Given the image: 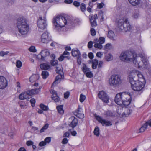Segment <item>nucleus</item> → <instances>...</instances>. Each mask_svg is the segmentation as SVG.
Returning a JSON list of instances; mask_svg holds the SVG:
<instances>
[{
	"instance_id": "obj_1",
	"label": "nucleus",
	"mask_w": 151,
	"mask_h": 151,
	"mask_svg": "<svg viewBox=\"0 0 151 151\" xmlns=\"http://www.w3.org/2000/svg\"><path fill=\"white\" fill-rule=\"evenodd\" d=\"M138 75L137 73H132L129 75V82L132 88L134 91H141L144 87L143 83L139 80H137Z\"/></svg>"
},
{
	"instance_id": "obj_2",
	"label": "nucleus",
	"mask_w": 151,
	"mask_h": 151,
	"mask_svg": "<svg viewBox=\"0 0 151 151\" xmlns=\"http://www.w3.org/2000/svg\"><path fill=\"white\" fill-rule=\"evenodd\" d=\"M131 96L130 94H126L124 93L117 94L115 98L114 101L118 105L123 104L125 106H128L131 102Z\"/></svg>"
},
{
	"instance_id": "obj_3",
	"label": "nucleus",
	"mask_w": 151,
	"mask_h": 151,
	"mask_svg": "<svg viewBox=\"0 0 151 151\" xmlns=\"http://www.w3.org/2000/svg\"><path fill=\"white\" fill-rule=\"evenodd\" d=\"M16 25L18 31L21 34L25 35L27 33L29 30V25L25 19L23 18H18L17 20Z\"/></svg>"
},
{
	"instance_id": "obj_4",
	"label": "nucleus",
	"mask_w": 151,
	"mask_h": 151,
	"mask_svg": "<svg viewBox=\"0 0 151 151\" xmlns=\"http://www.w3.org/2000/svg\"><path fill=\"white\" fill-rule=\"evenodd\" d=\"M52 22L55 29L59 31L66 24L67 20L64 17L61 15H58L53 18Z\"/></svg>"
},
{
	"instance_id": "obj_5",
	"label": "nucleus",
	"mask_w": 151,
	"mask_h": 151,
	"mask_svg": "<svg viewBox=\"0 0 151 151\" xmlns=\"http://www.w3.org/2000/svg\"><path fill=\"white\" fill-rule=\"evenodd\" d=\"M137 56V54L131 51L122 52L120 56V59L123 61H132L134 57Z\"/></svg>"
},
{
	"instance_id": "obj_6",
	"label": "nucleus",
	"mask_w": 151,
	"mask_h": 151,
	"mask_svg": "<svg viewBox=\"0 0 151 151\" xmlns=\"http://www.w3.org/2000/svg\"><path fill=\"white\" fill-rule=\"evenodd\" d=\"M119 28L123 31L126 32L130 30L131 26L127 19H120L118 21Z\"/></svg>"
},
{
	"instance_id": "obj_7",
	"label": "nucleus",
	"mask_w": 151,
	"mask_h": 151,
	"mask_svg": "<svg viewBox=\"0 0 151 151\" xmlns=\"http://www.w3.org/2000/svg\"><path fill=\"white\" fill-rule=\"evenodd\" d=\"M110 85L114 87L118 86L122 83L120 76L118 74H114L111 76L109 80Z\"/></svg>"
},
{
	"instance_id": "obj_8",
	"label": "nucleus",
	"mask_w": 151,
	"mask_h": 151,
	"mask_svg": "<svg viewBox=\"0 0 151 151\" xmlns=\"http://www.w3.org/2000/svg\"><path fill=\"white\" fill-rule=\"evenodd\" d=\"M37 25L40 31L46 29L47 26L46 18L43 17V18L42 17H39L37 21Z\"/></svg>"
},
{
	"instance_id": "obj_9",
	"label": "nucleus",
	"mask_w": 151,
	"mask_h": 151,
	"mask_svg": "<svg viewBox=\"0 0 151 151\" xmlns=\"http://www.w3.org/2000/svg\"><path fill=\"white\" fill-rule=\"evenodd\" d=\"M95 117L96 119L103 126L107 127L112 125V122L111 121L103 119L101 117L97 115H95Z\"/></svg>"
},
{
	"instance_id": "obj_10",
	"label": "nucleus",
	"mask_w": 151,
	"mask_h": 151,
	"mask_svg": "<svg viewBox=\"0 0 151 151\" xmlns=\"http://www.w3.org/2000/svg\"><path fill=\"white\" fill-rule=\"evenodd\" d=\"M56 72L58 74L56 76L55 81L54 82L53 84L59 83L60 82V80L63 78L64 76L62 70L61 69L58 70V67L57 68Z\"/></svg>"
},
{
	"instance_id": "obj_11",
	"label": "nucleus",
	"mask_w": 151,
	"mask_h": 151,
	"mask_svg": "<svg viewBox=\"0 0 151 151\" xmlns=\"http://www.w3.org/2000/svg\"><path fill=\"white\" fill-rule=\"evenodd\" d=\"M99 98L103 101L106 103L109 101V98L107 94L104 91H101L99 92L98 94Z\"/></svg>"
},
{
	"instance_id": "obj_12",
	"label": "nucleus",
	"mask_w": 151,
	"mask_h": 151,
	"mask_svg": "<svg viewBox=\"0 0 151 151\" xmlns=\"http://www.w3.org/2000/svg\"><path fill=\"white\" fill-rule=\"evenodd\" d=\"M51 39L49 36V33L47 32L44 33L41 36V41L43 43H47L50 41Z\"/></svg>"
},
{
	"instance_id": "obj_13",
	"label": "nucleus",
	"mask_w": 151,
	"mask_h": 151,
	"mask_svg": "<svg viewBox=\"0 0 151 151\" xmlns=\"http://www.w3.org/2000/svg\"><path fill=\"white\" fill-rule=\"evenodd\" d=\"M8 85L7 80L3 76H0V89H3Z\"/></svg>"
},
{
	"instance_id": "obj_14",
	"label": "nucleus",
	"mask_w": 151,
	"mask_h": 151,
	"mask_svg": "<svg viewBox=\"0 0 151 151\" xmlns=\"http://www.w3.org/2000/svg\"><path fill=\"white\" fill-rule=\"evenodd\" d=\"M40 91V88H36L27 90L26 92L28 96L37 94L39 93Z\"/></svg>"
},
{
	"instance_id": "obj_15",
	"label": "nucleus",
	"mask_w": 151,
	"mask_h": 151,
	"mask_svg": "<svg viewBox=\"0 0 151 151\" xmlns=\"http://www.w3.org/2000/svg\"><path fill=\"white\" fill-rule=\"evenodd\" d=\"M139 58L137 57V55L135 57H134L132 62L135 65V66L138 68H142L143 65H144V63L141 61L138 62V60Z\"/></svg>"
},
{
	"instance_id": "obj_16",
	"label": "nucleus",
	"mask_w": 151,
	"mask_h": 151,
	"mask_svg": "<svg viewBox=\"0 0 151 151\" xmlns=\"http://www.w3.org/2000/svg\"><path fill=\"white\" fill-rule=\"evenodd\" d=\"M98 19V17L96 14H95L94 15H92L90 18V22L92 27H94L97 25L96 20Z\"/></svg>"
},
{
	"instance_id": "obj_17",
	"label": "nucleus",
	"mask_w": 151,
	"mask_h": 151,
	"mask_svg": "<svg viewBox=\"0 0 151 151\" xmlns=\"http://www.w3.org/2000/svg\"><path fill=\"white\" fill-rule=\"evenodd\" d=\"M70 119L73 120L69 125V126L72 128L76 127L78 124V119L77 118L74 116H71Z\"/></svg>"
},
{
	"instance_id": "obj_18",
	"label": "nucleus",
	"mask_w": 151,
	"mask_h": 151,
	"mask_svg": "<svg viewBox=\"0 0 151 151\" xmlns=\"http://www.w3.org/2000/svg\"><path fill=\"white\" fill-rule=\"evenodd\" d=\"M132 17L134 19H137L140 17L139 10L138 9H134L132 14Z\"/></svg>"
},
{
	"instance_id": "obj_19",
	"label": "nucleus",
	"mask_w": 151,
	"mask_h": 151,
	"mask_svg": "<svg viewBox=\"0 0 151 151\" xmlns=\"http://www.w3.org/2000/svg\"><path fill=\"white\" fill-rule=\"evenodd\" d=\"M71 53L72 55L74 57H77L81 56V55L80 51L77 49H72Z\"/></svg>"
},
{
	"instance_id": "obj_20",
	"label": "nucleus",
	"mask_w": 151,
	"mask_h": 151,
	"mask_svg": "<svg viewBox=\"0 0 151 151\" xmlns=\"http://www.w3.org/2000/svg\"><path fill=\"white\" fill-rule=\"evenodd\" d=\"M129 3L133 6L139 5L140 3L141 0H128Z\"/></svg>"
},
{
	"instance_id": "obj_21",
	"label": "nucleus",
	"mask_w": 151,
	"mask_h": 151,
	"mask_svg": "<svg viewBox=\"0 0 151 151\" xmlns=\"http://www.w3.org/2000/svg\"><path fill=\"white\" fill-rule=\"evenodd\" d=\"M63 105H60L57 106L56 108L58 113L60 114H63L64 113V110L63 109Z\"/></svg>"
},
{
	"instance_id": "obj_22",
	"label": "nucleus",
	"mask_w": 151,
	"mask_h": 151,
	"mask_svg": "<svg viewBox=\"0 0 151 151\" xmlns=\"http://www.w3.org/2000/svg\"><path fill=\"white\" fill-rule=\"evenodd\" d=\"M28 98V96L26 91L22 92L19 96V99L21 100L26 99Z\"/></svg>"
},
{
	"instance_id": "obj_23",
	"label": "nucleus",
	"mask_w": 151,
	"mask_h": 151,
	"mask_svg": "<svg viewBox=\"0 0 151 151\" xmlns=\"http://www.w3.org/2000/svg\"><path fill=\"white\" fill-rule=\"evenodd\" d=\"M107 36L109 39L115 40L114 39L115 36V34L114 32L112 30H109L108 32Z\"/></svg>"
},
{
	"instance_id": "obj_24",
	"label": "nucleus",
	"mask_w": 151,
	"mask_h": 151,
	"mask_svg": "<svg viewBox=\"0 0 151 151\" xmlns=\"http://www.w3.org/2000/svg\"><path fill=\"white\" fill-rule=\"evenodd\" d=\"M41 69L45 70H48L50 68V65L47 63H43L40 65Z\"/></svg>"
},
{
	"instance_id": "obj_25",
	"label": "nucleus",
	"mask_w": 151,
	"mask_h": 151,
	"mask_svg": "<svg viewBox=\"0 0 151 151\" xmlns=\"http://www.w3.org/2000/svg\"><path fill=\"white\" fill-rule=\"evenodd\" d=\"M39 76L38 75L34 74L32 75L29 78V80L31 82H33L38 79Z\"/></svg>"
},
{
	"instance_id": "obj_26",
	"label": "nucleus",
	"mask_w": 151,
	"mask_h": 151,
	"mask_svg": "<svg viewBox=\"0 0 151 151\" xmlns=\"http://www.w3.org/2000/svg\"><path fill=\"white\" fill-rule=\"evenodd\" d=\"M79 110L78 109L74 112V114L76 117L80 119H82L84 117V115L82 113H79Z\"/></svg>"
},
{
	"instance_id": "obj_27",
	"label": "nucleus",
	"mask_w": 151,
	"mask_h": 151,
	"mask_svg": "<svg viewBox=\"0 0 151 151\" xmlns=\"http://www.w3.org/2000/svg\"><path fill=\"white\" fill-rule=\"evenodd\" d=\"M41 54H42V55L43 56L44 58L45 57L48 56H49L50 54V53L48 50L45 49L42 50L41 52Z\"/></svg>"
},
{
	"instance_id": "obj_28",
	"label": "nucleus",
	"mask_w": 151,
	"mask_h": 151,
	"mask_svg": "<svg viewBox=\"0 0 151 151\" xmlns=\"http://www.w3.org/2000/svg\"><path fill=\"white\" fill-rule=\"evenodd\" d=\"M92 68L93 69L96 68L98 63V60L96 59H94L92 60Z\"/></svg>"
},
{
	"instance_id": "obj_29",
	"label": "nucleus",
	"mask_w": 151,
	"mask_h": 151,
	"mask_svg": "<svg viewBox=\"0 0 151 151\" xmlns=\"http://www.w3.org/2000/svg\"><path fill=\"white\" fill-rule=\"evenodd\" d=\"M105 60L107 61H109L112 60L113 59V56L110 54H106L105 57Z\"/></svg>"
},
{
	"instance_id": "obj_30",
	"label": "nucleus",
	"mask_w": 151,
	"mask_h": 151,
	"mask_svg": "<svg viewBox=\"0 0 151 151\" xmlns=\"http://www.w3.org/2000/svg\"><path fill=\"white\" fill-rule=\"evenodd\" d=\"M104 115L106 117H113L114 116L113 113L109 110L106 111L104 113Z\"/></svg>"
},
{
	"instance_id": "obj_31",
	"label": "nucleus",
	"mask_w": 151,
	"mask_h": 151,
	"mask_svg": "<svg viewBox=\"0 0 151 151\" xmlns=\"http://www.w3.org/2000/svg\"><path fill=\"white\" fill-rule=\"evenodd\" d=\"M148 125L147 124V123L146 122L139 129V132H144L145 130L146 129L147 127L148 126Z\"/></svg>"
},
{
	"instance_id": "obj_32",
	"label": "nucleus",
	"mask_w": 151,
	"mask_h": 151,
	"mask_svg": "<svg viewBox=\"0 0 151 151\" xmlns=\"http://www.w3.org/2000/svg\"><path fill=\"white\" fill-rule=\"evenodd\" d=\"M48 72L46 70H44L42 71V76L43 79H45L49 76Z\"/></svg>"
},
{
	"instance_id": "obj_33",
	"label": "nucleus",
	"mask_w": 151,
	"mask_h": 151,
	"mask_svg": "<svg viewBox=\"0 0 151 151\" xmlns=\"http://www.w3.org/2000/svg\"><path fill=\"white\" fill-rule=\"evenodd\" d=\"M93 133L94 134L96 135V136H99L100 134L99 129L98 127L96 126L95 127L93 131Z\"/></svg>"
},
{
	"instance_id": "obj_34",
	"label": "nucleus",
	"mask_w": 151,
	"mask_h": 151,
	"mask_svg": "<svg viewBox=\"0 0 151 151\" xmlns=\"http://www.w3.org/2000/svg\"><path fill=\"white\" fill-rule=\"evenodd\" d=\"M20 104V106L21 109H24L26 108L27 107L26 104L25 103L24 101H21L19 102Z\"/></svg>"
},
{
	"instance_id": "obj_35",
	"label": "nucleus",
	"mask_w": 151,
	"mask_h": 151,
	"mask_svg": "<svg viewBox=\"0 0 151 151\" xmlns=\"http://www.w3.org/2000/svg\"><path fill=\"white\" fill-rule=\"evenodd\" d=\"M82 71L85 74L90 71V69L87 68L86 65H84L82 68Z\"/></svg>"
},
{
	"instance_id": "obj_36",
	"label": "nucleus",
	"mask_w": 151,
	"mask_h": 151,
	"mask_svg": "<svg viewBox=\"0 0 151 151\" xmlns=\"http://www.w3.org/2000/svg\"><path fill=\"white\" fill-rule=\"evenodd\" d=\"M40 107L44 111H47L48 109V106L42 104H41L40 105Z\"/></svg>"
},
{
	"instance_id": "obj_37",
	"label": "nucleus",
	"mask_w": 151,
	"mask_h": 151,
	"mask_svg": "<svg viewBox=\"0 0 151 151\" xmlns=\"http://www.w3.org/2000/svg\"><path fill=\"white\" fill-rule=\"evenodd\" d=\"M65 58H66L68 60L70 59V57L68 56H66L65 55H62L59 57L58 60L59 61H63Z\"/></svg>"
},
{
	"instance_id": "obj_38",
	"label": "nucleus",
	"mask_w": 151,
	"mask_h": 151,
	"mask_svg": "<svg viewBox=\"0 0 151 151\" xmlns=\"http://www.w3.org/2000/svg\"><path fill=\"white\" fill-rule=\"evenodd\" d=\"M101 44V43H98L95 44L94 45V47L96 48H97L99 49H101L102 48L103 46Z\"/></svg>"
},
{
	"instance_id": "obj_39",
	"label": "nucleus",
	"mask_w": 151,
	"mask_h": 151,
	"mask_svg": "<svg viewBox=\"0 0 151 151\" xmlns=\"http://www.w3.org/2000/svg\"><path fill=\"white\" fill-rule=\"evenodd\" d=\"M141 62H143L145 65L147 64V60L145 56H143L141 58Z\"/></svg>"
},
{
	"instance_id": "obj_40",
	"label": "nucleus",
	"mask_w": 151,
	"mask_h": 151,
	"mask_svg": "<svg viewBox=\"0 0 151 151\" xmlns=\"http://www.w3.org/2000/svg\"><path fill=\"white\" fill-rule=\"evenodd\" d=\"M80 8L82 12H84L86 10L85 4L83 3H81L80 5Z\"/></svg>"
},
{
	"instance_id": "obj_41",
	"label": "nucleus",
	"mask_w": 151,
	"mask_h": 151,
	"mask_svg": "<svg viewBox=\"0 0 151 151\" xmlns=\"http://www.w3.org/2000/svg\"><path fill=\"white\" fill-rule=\"evenodd\" d=\"M86 99V96L85 95L81 94L80 95V101L81 102H83Z\"/></svg>"
},
{
	"instance_id": "obj_42",
	"label": "nucleus",
	"mask_w": 151,
	"mask_h": 151,
	"mask_svg": "<svg viewBox=\"0 0 151 151\" xmlns=\"http://www.w3.org/2000/svg\"><path fill=\"white\" fill-rule=\"evenodd\" d=\"M42 54H41V52L37 56V59L39 60H45V58L42 55Z\"/></svg>"
},
{
	"instance_id": "obj_43",
	"label": "nucleus",
	"mask_w": 151,
	"mask_h": 151,
	"mask_svg": "<svg viewBox=\"0 0 151 151\" xmlns=\"http://www.w3.org/2000/svg\"><path fill=\"white\" fill-rule=\"evenodd\" d=\"M86 76L88 78H91L93 77V75L91 71L87 72L86 74Z\"/></svg>"
},
{
	"instance_id": "obj_44",
	"label": "nucleus",
	"mask_w": 151,
	"mask_h": 151,
	"mask_svg": "<svg viewBox=\"0 0 151 151\" xmlns=\"http://www.w3.org/2000/svg\"><path fill=\"white\" fill-rule=\"evenodd\" d=\"M30 102L31 104V106L32 107L35 106V100L34 98H32L30 101Z\"/></svg>"
},
{
	"instance_id": "obj_45",
	"label": "nucleus",
	"mask_w": 151,
	"mask_h": 151,
	"mask_svg": "<svg viewBox=\"0 0 151 151\" xmlns=\"http://www.w3.org/2000/svg\"><path fill=\"white\" fill-rule=\"evenodd\" d=\"M58 61L57 60H52L51 61V63L52 65L55 66L57 64Z\"/></svg>"
},
{
	"instance_id": "obj_46",
	"label": "nucleus",
	"mask_w": 151,
	"mask_h": 151,
	"mask_svg": "<svg viewBox=\"0 0 151 151\" xmlns=\"http://www.w3.org/2000/svg\"><path fill=\"white\" fill-rule=\"evenodd\" d=\"M99 43L102 44L104 43L105 39L103 37H101L99 39Z\"/></svg>"
},
{
	"instance_id": "obj_47",
	"label": "nucleus",
	"mask_w": 151,
	"mask_h": 151,
	"mask_svg": "<svg viewBox=\"0 0 151 151\" xmlns=\"http://www.w3.org/2000/svg\"><path fill=\"white\" fill-rule=\"evenodd\" d=\"M29 50L32 52H36V50L35 49V47L33 46H31L29 49Z\"/></svg>"
},
{
	"instance_id": "obj_48",
	"label": "nucleus",
	"mask_w": 151,
	"mask_h": 151,
	"mask_svg": "<svg viewBox=\"0 0 151 151\" xmlns=\"http://www.w3.org/2000/svg\"><path fill=\"white\" fill-rule=\"evenodd\" d=\"M112 45L111 44H107L105 46V49H109L111 48Z\"/></svg>"
},
{
	"instance_id": "obj_49",
	"label": "nucleus",
	"mask_w": 151,
	"mask_h": 151,
	"mask_svg": "<svg viewBox=\"0 0 151 151\" xmlns=\"http://www.w3.org/2000/svg\"><path fill=\"white\" fill-rule=\"evenodd\" d=\"M51 140V137H47L45 139L44 141L45 142H46V143H49Z\"/></svg>"
},
{
	"instance_id": "obj_50",
	"label": "nucleus",
	"mask_w": 151,
	"mask_h": 151,
	"mask_svg": "<svg viewBox=\"0 0 151 151\" xmlns=\"http://www.w3.org/2000/svg\"><path fill=\"white\" fill-rule=\"evenodd\" d=\"M22 65V62L19 60L17 61L16 62V66L18 68H20Z\"/></svg>"
},
{
	"instance_id": "obj_51",
	"label": "nucleus",
	"mask_w": 151,
	"mask_h": 151,
	"mask_svg": "<svg viewBox=\"0 0 151 151\" xmlns=\"http://www.w3.org/2000/svg\"><path fill=\"white\" fill-rule=\"evenodd\" d=\"M104 5V4L103 3H98L97 4V7L99 9H100L102 8Z\"/></svg>"
},
{
	"instance_id": "obj_52",
	"label": "nucleus",
	"mask_w": 151,
	"mask_h": 151,
	"mask_svg": "<svg viewBox=\"0 0 151 151\" xmlns=\"http://www.w3.org/2000/svg\"><path fill=\"white\" fill-rule=\"evenodd\" d=\"M90 31L91 34L92 36H94L96 35V32L93 28H91V29Z\"/></svg>"
},
{
	"instance_id": "obj_53",
	"label": "nucleus",
	"mask_w": 151,
	"mask_h": 151,
	"mask_svg": "<svg viewBox=\"0 0 151 151\" xmlns=\"http://www.w3.org/2000/svg\"><path fill=\"white\" fill-rule=\"evenodd\" d=\"M70 95V92L68 91H67L64 93V97L65 99H67L68 98Z\"/></svg>"
},
{
	"instance_id": "obj_54",
	"label": "nucleus",
	"mask_w": 151,
	"mask_h": 151,
	"mask_svg": "<svg viewBox=\"0 0 151 151\" xmlns=\"http://www.w3.org/2000/svg\"><path fill=\"white\" fill-rule=\"evenodd\" d=\"M34 144V142L32 141H27L26 142V144L27 146H30Z\"/></svg>"
},
{
	"instance_id": "obj_55",
	"label": "nucleus",
	"mask_w": 151,
	"mask_h": 151,
	"mask_svg": "<svg viewBox=\"0 0 151 151\" xmlns=\"http://www.w3.org/2000/svg\"><path fill=\"white\" fill-rule=\"evenodd\" d=\"M103 62L102 61H100L99 63H98V66L99 68H100L102 67Z\"/></svg>"
},
{
	"instance_id": "obj_56",
	"label": "nucleus",
	"mask_w": 151,
	"mask_h": 151,
	"mask_svg": "<svg viewBox=\"0 0 151 151\" xmlns=\"http://www.w3.org/2000/svg\"><path fill=\"white\" fill-rule=\"evenodd\" d=\"M68 142V140L66 138H64L63 139L62 142V143L63 144H66Z\"/></svg>"
},
{
	"instance_id": "obj_57",
	"label": "nucleus",
	"mask_w": 151,
	"mask_h": 151,
	"mask_svg": "<svg viewBox=\"0 0 151 151\" xmlns=\"http://www.w3.org/2000/svg\"><path fill=\"white\" fill-rule=\"evenodd\" d=\"M93 42L92 41H89L88 45V48H91L92 47Z\"/></svg>"
},
{
	"instance_id": "obj_58",
	"label": "nucleus",
	"mask_w": 151,
	"mask_h": 151,
	"mask_svg": "<svg viewBox=\"0 0 151 151\" xmlns=\"http://www.w3.org/2000/svg\"><path fill=\"white\" fill-rule=\"evenodd\" d=\"M73 4L76 7L79 6L80 5V4L79 2L76 1H75L73 2Z\"/></svg>"
},
{
	"instance_id": "obj_59",
	"label": "nucleus",
	"mask_w": 151,
	"mask_h": 151,
	"mask_svg": "<svg viewBox=\"0 0 151 151\" xmlns=\"http://www.w3.org/2000/svg\"><path fill=\"white\" fill-rule=\"evenodd\" d=\"M46 145V142L44 141H42L39 144V146L40 147L43 146L45 145Z\"/></svg>"
},
{
	"instance_id": "obj_60",
	"label": "nucleus",
	"mask_w": 151,
	"mask_h": 151,
	"mask_svg": "<svg viewBox=\"0 0 151 151\" xmlns=\"http://www.w3.org/2000/svg\"><path fill=\"white\" fill-rule=\"evenodd\" d=\"M88 57L91 59H92L93 58V55L92 53L90 52L88 54Z\"/></svg>"
},
{
	"instance_id": "obj_61",
	"label": "nucleus",
	"mask_w": 151,
	"mask_h": 151,
	"mask_svg": "<svg viewBox=\"0 0 151 151\" xmlns=\"http://www.w3.org/2000/svg\"><path fill=\"white\" fill-rule=\"evenodd\" d=\"M73 2V0H65L64 2L66 4H70L72 3Z\"/></svg>"
},
{
	"instance_id": "obj_62",
	"label": "nucleus",
	"mask_w": 151,
	"mask_h": 151,
	"mask_svg": "<svg viewBox=\"0 0 151 151\" xmlns=\"http://www.w3.org/2000/svg\"><path fill=\"white\" fill-rule=\"evenodd\" d=\"M81 56H79V57H77V62L79 65H80L81 64Z\"/></svg>"
},
{
	"instance_id": "obj_63",
	"label": "nucleus",
	"mask_w": 151,
	"mask_h": 151,
	"mask_svg": "<svg viewBox=\"0 0 151 151\" xmlns=\"http://www.w3.org/2000/svg\"><path fill=\"white\" fill-rule=\"evenodd\" d=\"M102 55V53L101 52H98L96 54V56L99 58H101Z\"/></svg>"
},
{
	"instance_id": "obj_64",
	"label": "nucleus",
	"mask_w": 151,
	"mask_h": 151,
	"mask_svg": "<svg viewBox=\"0 0 151 151\" xmlns=\"http://www.w3.org/2000/svg\"><path fill=\"white\" fill-rule=\"evenodd\" d=\"M70 135V134L69 132H66L64 133L63 137H69Z\"/></svg>"
}]
</instances>
